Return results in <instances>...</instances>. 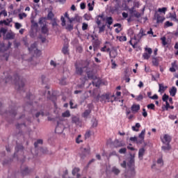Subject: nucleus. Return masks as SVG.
<instances>
[{"label": "nucleus", "instance_id": "obj_4", "mask_svg": "<svg viewBox=\"0 0 178 178\" xmlns=\"http://www.w3.org/2000/svg\"><path fill=\"white\" fill-rule=\"evenodd\" d=\"M24 44L25 47H28L29 52H33V51L36 56H40V55H41V51L37 49V42H35L33 44L31 45L30 47H29V42H27L26 40H24Z\"/></svg>", "mask_w": 178, "mask_h": 178}, {"label": "nucleus", "instance_id": "obj_41", "mask_svg": "<svg viewBox=\"0 0 178 178\" xmlns=\"http://www.w3.org/2000/svg\"><path fill=\"white\" fill-rule=\"evenodd\" d=\"M105 25H102V26H98L99 33H104L105 31Z\"/></svg>", "mask_w": 178, "mask_h": 178}, {"label": "nucleus", "instance_id": "obj_45", "mask_svg": "<svg viewBox=\"0 0 178 178\" xmlns=\"http://www.w3.org/2000/svg\"><path fill=\"white\" fill-rule=\"evenodd\" d=\"M168 99H169V95L164 94L162 97V100L163 102H168Z\"/></svg>", "mask_w": 178, "mask_h": 178}, {"label": "nucleus", "instance_id": "obj_51", "mask_svg": "<svg viewBox=\"0 0 178 178\" xmlns=\"http://www.w3.org/2000/svg\"><path fill=\"white\" fill-rule=\"evenodd\" d=\"M60 20H61V22H62L61 25H62L63 26H66V20L65 19V17L61 16Z\"/></svg>", "mask_w": 178, "mask_h": 178}, {"label": "nucleus", "instance_id": "obj_57", "mask_svg": "<svg viewBox=\"0 0 178 178\" xmlns=\"http://www.w3.org/2000/svg\"><path fill=\"white\" fill-rule=\"evenodd\" d=\"M147 108L148 109H152V111H154V109H155V104H149L147 105Z\"/></svg>", "mask_w": 178, "mask_h": 178}, {"label": "nucleus", "instance_id": "obj_8", "mask_svg": "<svg viewBox=\"0 0 178 178\" xmlns=\"http://www.w3.org/2000/svg\"><path fill=\"white\" fill-rule=\"evenodd\" d=\"M145 137V129L142 130L140 134L138 135V140L137 141V144H143L144 143V138Z\"/></svg>", "mask_w": 178, "mask_h": 178}, {"label": "nucleus", "instance_id": "obj_64", "mask_svg": "<svg viewBox=\"0 0 178 178\" xmlns=\"http://www.w3.org/2000/svg\"><path fill=\"white\" fill-rule=\"evenodd\" d=\"M95 22L96 24H97V26H101V19H99V18L98 17H96L95 18Z\"/></svg>", "mask_w": 178, "mask_h": 178}, {"label": "nucleus", "instance_id": "obj_52", "mask_svg": "<svg viewBox=\"0 0 178 178\" xmlns=\"http://www.w3.org/2000/svg\"><path fill=\"white\" fill-rule=\"evenodd\" d=\"M161 41H162V44L165 47V45H168V42H166V38L165 37H163L161 38Z\"/></svg>", "mask_w": 178, "mask_h": 178}, {"label": "nucleus", "instance_id": "obj_35", "mask_svg": "<svg viewBox=\"0 0 178 178\" xmlns=\"http://www.w3.org/2000/svg\"><path fill=\"white\" fill-rule=\"evenodd\" d=\"M42 139H38L36 142L34 143L35 148H37V147H38V144L42 145Z\"/></svg>", "mask_w": 178, "mask_h": 178}, {"label": "nucleus", "instance_id": "obj_55", "mask_svg": "<svg viewBox=\"0 0 178 178\" xmlns=\"http://www.w3.org/2000/svg\"><path fill=\"white\" fill-rule=\"evenodd\" d=\"M66 30H67L68 31H72V30H73V25L72 24H68L67 25V26L65 27Z\"/></svg>", "mask_w": 178, "mask_h": 178}, {"label": "nucleus", "instance_id": "obj_25", "mask_svg": "<svg viewBox=\"0 0 178 178\" xmlns=\"http://www.w3.org/2000/svg\"><path fill=\"white\" fill-rule=\"evenodd\" d=\"M81 151H82L83 156H86V155H88V154H90V149L89 148H82Z\"/></svg>", "mask_w": 178, "mask_h": 178}, {"label": "nucleus", "instance_id": "obj_36", "mask_svg": "<svg viewBox=\"0 0 178 178\" xmlns=\"http://www.w3.org/2000/svg\"><path fill=\"white\" fill-rule=\"evenodd\" d=\"M152 62L154 66H158V65H159V63L158 62V59H156V58H153L152 59Z\"/></svg>", "mask_w": 178, "mask_h": 178}, {"label": "nucleus", "instance_id": "obj_38", "mask_svg": "<svg viewBox=\"0 0 178 178\" xmlns=\"http://www.w3.org/2000/svg\"><path fill=\"white\" fill-rule=\"evenodd\" d=\"M47 18L49 20H54V13L50 11L47 15Z\"/></svg>", "mask_w": 178, "mask_h": 178}, {"label": "nucleus", "instance_id": "obj_5", "mask_svg": "<svg viewBox=\"0 0 178 178\" xmlns=\"http://www.w3.org/2000/svg\"><path fill=\"white\" fill-rule=\"evenodd\" d=\"M14 79L17 90L18 91H22V90H23V88L24 87V79H20V76H19V75L17 74L14 76Z\"/></svg>", "mask_w": 178, "mask_h": 178}, {"label": "nucleus", "instance_id": "obj_20", "mask_svg": "<svg viewBox=\"0 0 178 178\" xmlns=\"http://www.w3.org/2000/svg\"><path fill=\"white\" fill-rule=\"evenodd\" d=\"M169 92H170V95H171V97H175V95H176V92H177V88H176V87L173 86V87H172L171 90H170Z\"/></svg>", "mask_w": 178, "mask_h": 178}, {"label": "nucleus", "instance_id": "obj_21", "mask_svg": "<svg viewBox=\"0 0 178 178\" xmlns=\"http://www.w3.org/2000/svg\"><path fill=\"white\" fill-rule=\"evenodd\" d=\"M170 145L165 143V145H163L161 147L162 151H164V152H168V151L170 150Z\"/></svg>", "mask_w": 178, "mask_h": 178}, {"label": "nucleus", "instance_id": "obj_11", "mask_svg": "<svg viewBox=\"0 0 178 178\" xmlns=\"http://www.w3.org/2000/svg\"><path fill=\"white\" fill-rule=\"evenodd\" d=\"M63 125L58 124L56 127L55 133L57 134H62L63 133Z\"/></svg>", "mask_w": 178, "mask_h": 178}, {"label": "nucleus", "instance_id": "obj_39", "mask_svg": "<svg viewBox=\"0 0 178 178\" xmlns=\"http://www.w3.org/2000/svg\"><path fill=\"white\" fill-rule=\"evenodd\" d=\"M59 84L60 86H66V78H62L60 80Z\"/></svg>", "mask_w": 178, "mask_h": 178}, {"label": "nucleus", "instance_id": "obj_59", "mask_svg": "<svg viewBox=\"0 0 178 178\" xmlns=\"http://www.w3.org/2000/svg\"><path fill=\"white\" fill-rule=\"evenodd\" d=\"M7 31H8V30H6V29H5V28H1V29H0V33L1 34H3V35H5V34H6Z\"/></svg>", "mask_w": 178, "mask_h": 178}, {"label": "nucleus", "instance_id": "obj_62", "mask_svg": "<svg viewBox=\"0 0 178 178\" xmlns=\"http://www.w3.org/2000/svg\"><path fill=\"white\" fill-rule=\"evenodd\" d=\"M9 114L11 116H16V111L15 109H12L10 112Z\"/></svg>", "mask_w": 178, "mask_h": 178}, {"label": "nucleus", "instance_id": "obj_63", "mask_svg": "<svg viewBox=\"0 0 178 178\" xmlns=\"http://www.w3.org/2000/svg\"><path fill=\"white\" fill-rule=\"evenodd\" d=\"M40 115L42 116H44V111H40V112H38L36 114H35V118H40Z\"/></svg>", "mask_w": 178, "mask_h": 178}, {"label": "nucleus", "instance_id": "obj_10", "mask_svg": "<svg viewBox=\"0 0 178 178\" xmlns=\"http://www.w3.org/2000/svg\"><path fill=\"white\" fill-rule=\"evenodd\" d=\"M114 147L115 148H120L122 147H126V143H123V141H119V140H115L114 141Z\"/></svg>", "mask_w": 178, "mask_h": 178}, {"label": "nucleus", "instance_id": "obj_27", "mask_svg": "<svg viewBox=\"0 0 178 178\" xmlns=\"http://www.w3.org/2000/svg\"><path fill=\"white\" fill-rule=\"evenodd\" d=\"M30 170H29V168L26 167L24 170H22V174L23 176H26V175H29L30 173Z\"/></svg>", "mask_w": 178, "mask_h": 178}, {"label": "nucleus", "instance_id": "obj_34", "mask_svg": "<svg viewBox=\"0 0 178 178\" xmlns=\"http://www.w3.org/2000/svg\"><path fill=\"white\" fill-rule=\"evenodd\" d=\"M34 98H35V97L31 93L26 95V99H29V101H33Z\"/></svg>", "mask_w": 178, "mask_h": 178}, {"label": "nucleus", "instance_id": "obj_12", "mask_svg": "<svg viewBox=\"0 0 178 178\" xmlns=\"http://www.w3.org/2000/svg\"><path fill=\"white\" fill-rule=\"evenodd\" d=\"M170 141H172L170 136L168 134L164 135L162 143H163V144H170Z\"/></svg>", "mask_w": 178, "mask_h": 178}, {"label": "nucleus", "instance_id": "obj_3", "mask_svg": "<svg viewBox=\"0 0 178 178\" xmlns=\"http://www.w3.org/2000/svg\"><path fill=\"white\" fill-rule=\"evenodd\" d=\"M96 98L99 99L100 102H104V104H106V102H113L116 99L114 95L110 96L109 94L102 95V96L98 95Z\"/></svg>", "mask_w": 178, "mask_h": 178}, {"label": "nucleus", "instance_id": "obj_48", "mask_svg": "<svg viewBox=\"0 0 178 178\" xmlns=\"http://www.w3.org/2000/svg\"><path fill=\"white\" fill-rule=\"evenodd\" d=\"M80 171V169L79 168H75L72 170V175L74 176L76 175V173H79Z\"/></svg>", "mask_w": 178, "mask_h": 178}, {"label": "nucleus", "instance_id": "obj_44", "mask_svg": "<svg viewBox=\"0 0 178 178\" xmlns=\"http://www.w3.org/2000/svg\"><path fill=\"white\" fill-rule=\"evenodd\" d=\"M119 154H126L127 152V149L126 147H123L119 149Z\"/></svg>", "mask_w": 178, "mask_h": 178}, {"label": "nucleus", "instance_id": "obj_58", "mask_svg": "<svg viewBox=\"0 0 178 178\" xmlns=\"http://www.w3.org/2000/svg\"><path fill=\"white\" fill-rule=\"evenodd\" d=\"M40 151L42 152V154H48V149L47 147L40 148Z\"/></svg>", "mask_w": 178, "mask_h": 178}, {"label": "nucleus", "instance_id": "obj_54", "mask_svg": "<svg viewBox=\"0 0 178 178\" xmlns=\"http://www.w3.org/2000/svg\"><path fill=\"white\" fill-rule=\"evenodd\" d=\"M145 51H146V52H147V54H148L149 55H152V49H151V48H148V47H146L145 49Z\"/></svg>", "mask_w": 178, "mask_h": 178}, {"label": "nucleus", "instance_id": "obj_61", "mask_svg": "<svg viewBox=\"0 0 178 178\" xmlns=\"http://www.w3.org/2000/svg\"><path fill=\"white\" fill-rule=\"evenodd\" d=\"M15 29H16L17 30H19V29H20V28L22 27V25H21L20 23L16 22V23L15 24Z\"/></svg>", "mask_w": 178, "mask_h": 178}, {"label": "nucleus", "instance_id": "obj_24", "mask_svg": "<svg viewBox=\"0 0 178 178\" xmlns=\"http://www.w3.org/2000/svg\"><path fill=\"white\" fill-rule=\"evenodd\" d=\"M24 147L22 145H17V146L15 147V155H16V152H19V151H23L24 149Z\"/></svg>", "mask_w": 178, "mask_h": 178}, {"label": "nucleus", "instance_id": "obj_40", "mask_svg": "<svg viewBox=\"0 0 178 178\" xmlns=\"http://www.w3.org/2000/svg\"><path fill=\"white\" fill-rule=\"evenodd\" d=\"M101 45V41L98 39L95 40L94 41V47H99Z\"/></svg>", "mask_w": 178, "mask_h": 178}, {"label": "nucleus", "instance_id": "obj_32", "mask_svg": "<svg viewBox=\"0 0 178 178\" xmlns=\"http://www.w3.org/2000/svg\"><path fill=\"white\" fill-rule=\"evenodd\" d=\"M97 126H98V120L96 118H93L92 120V127H97Z\"/></svg>", "mask_w": 178, "mask_h": 178}, {"label": "nucleus", "instance_id": "obj_33", "mask_svg": "<svg viewBox=\"0 0 178 178\" xmlns=\"http://www.w3.org/2000/svg\"><path fill=\"white\" fill-rule=\"evenodd\" d=\"M112 172L115 174V175H119V173H120V170L117 168L116 167H113L112 168Z\"/></svg>", "mask_w": 178, "mask_h": 178}, {"label": "nucleus", "instance_id": "obj_43", "mask_svg": "<svg viewBox=\"0 0 178 178\" xmlns=\"http://www.w3.org/2000/svg\"><path fill=\"white\" fill-rule=\"evenodd\" d=\"M76 52H79V54L83 53V47L81 45L76 47Z\"/></svg>", "mask_w": 178, "mask_h": 178}, {"label": "nucleus", "instance_id": "obj_2", "mask_svg": "<svg viewBox=\"0 0 178 178\" xmlns=\"http://www.w3.org/2000/svg\"><path fill=\"white\" fill-rule=\"evenodd\" d=\"M88 66H90L88 61H79L75 63L76 73L81 76L84 69H88Z\"/></svg>", "mask_w": 178, "mask_h": 178}, {"label": "nucleus", "instance_id": "obj_50", "mask_svg": "<svg viewBox=\"0 0 178 178\" xmlns=\"http://www.w3.org/2000/svg\"><path fill=\"white\" fill-rule=\"evenodd\" d=\"M83 17H84L85 20H87V21L91 20V15L90 14H85L83 15Z\"/></svg>", "mask_w": 178, "mask_h": 178}, {"label": "nucleus", "instance_id": "obj_7", "mask_svg": "<svg viewBox=\"0 0 178 178\" xmlns=\"http://www.w3.org/2000/svg\"><path fill=\"white\" fill-rule=\"evenodd\" d=\"M106 52H108L110 58H113V59L118 56V50L115 49L111 50L110 48H107Z\"/></svg>", "mask_w": 178, "mask_h": 178}, {"label": "nucleus", "instance_id": "obj_18", "mask_svg": "<svg viewBox=\"0 0 178 178\" xmlns=\"http://www.w3.org/2000/svg\"><path fill=\"white\" fill-rule=\"evenodd\" d=\"M144 154H145V149H144V147L139 149L138 158L140 159H143V156H144Z\"/></svg>", "mask_w": 178, "mask_h": 178}, {"label": "nucleus", "instance_id": "obj_13", "mask_svg": "<svg viewBox=\"0 0 178 178\" xmlns=\"http://www.w3.org/2000/svg\"><path fill=\"white\" fill-rule=\"evenodd\" d=\"M159 92H160V94H163L168 89V86H165L163 83H159Z\"/></svg>", "mask_w": 178, "mask_h": 178}, {"label": "nucleus", "instance_id": "obj_9", "mask_svg": "<svg viewBox=\"0 0 178 178\" xmlns=\"http://www.w3.org/2000/svg\"><path fill=\"white\" fill-rule=\"evenodd\" d=\"M154 18L156 19V23H163L165 21V18L163 16H161L158 13H155L154 14Z\"/></svg>", "mask_w": 178, "mask_h": 178}, {"label": "nucleus", "instance_id": "obj_17", "mask_svg": "<svg viewBox=\"0 0 178 178\" xmlns=\"http://www.w3.org/2000/svg\"><path fill=\"white\" fill-rule=\"evenodd\" d=\"M140 110V104H133L131 107V111L135 113H137Z\"/></svg>", "mask_w": 178, "mask_h": 178}, {"label": "nucleus", "instance_id": "obj_6", "mask_svg": "<svg viewBox=\"0 0 178 178\" xmlns=\"http://www.w3.org/2000/svg\"><path fill=\"white\" fill-rule=\"evenodd\" d=\"M44 22H45V19L43 17L40 18L39 19V24L42 26L41 27V33L42 34H46L47 35H49V29H48V26H47V24H44ZM43 24V26H42Z\"/></svg>", "mask_w": 178, "mask_h": 178}, {"label": "nucleus", "instance_id": "obj_49", "mask_svg": "<svg viewBox=\"0 0 178 178\" xmlns=\"http://www.w3.org/2000/svg\"><path fill=\"white\" fill-rule=\"evenodd\" d=\"M166 10H168V8L165 7L158 9V12H160V13H165Z\"/></svg>", "mask_w": 178, "mask_h": 178}, {"label": "nucleus", "instance_id": "obj_23", "mask_svg": "<svg viewBox=\"0 0 178 178\" xmlns=\"http://www.w3.org/2000/svg\"><path fill=\"white\" fill-rule=\"evenodd\" d=\"M141 127V124L140 123H136L135 126L131 127L133 131H139V129Z\"/></svg>", "mask_w": 178, "mask_h": 178}, {"label": "nucleus", "instance_id": "obj_14", "mask_svg": "<svg viewBox=\"0 0 178 178\" xmlns=\"http://www.w3.org/2000/svg\"><path fill=\"white\" fill-rule=\"evenodd\" d=\"M86 74H87L88 79H90L91 80H95V79H97V76H95L94 72L92 70L87 71Z\"/></svg>", "mask_w": 178, "mask_h": 178}, {"label": "nucleus", "instance_id": "obj_28", "mask_svg": "<svg viewBox=\"0 0 178 178\" xmlns=\"http://www.w3.org/2000/svg\"><path fill=\"white\" fill-rule=\"evenodd\" d=\"M63 118H70V111L69 110H67L64 113H62Z\"/></svg>", "mask_w": 178, "mask_h": 178}, {"label": "nucleus", "instance_id": "obj_31", "mask_svg": "<svg viewBox=\"0 0 178 178\" xmlns=\"http://www.w3.org/2000/svg\"><path fill=\"white\" fill-rule=\"evenodd\" d=\"M90 113H91V110L90 109L86 110L83 113V118H88Z\"/></svg>", "mask_w": 178, "mask_h": 178}, {"label": "nucleus", "instance_id": "obj_53", "mask_svg": "<svg viewBox=\"0 0 178 178\" xmlns=\"http://www.w3.org/2000/svg\"><path fill=\"white\" fill-rule=\"evenodd\" d=\"M173 26V23L170 22L169 21L165 22V27H172Z\"/></svg>", "mask_w": 178, "mask_h": 178}, {"label": "nucleus", "instance_id": "obj_56", "mask_svg": "<svg viewBox=\"0 0 178 178\" xmlns=\"http://www.w3.org/2000/svg\"><path fill=\"white\" fill-rule=\"evenodd\" d=\"M53 22L51 23L52 27H56L58 26V23L56 22V18H54L52 19Z\"/></svg>", "mask_w": 178, "mask_h": 178}, {"label": "nucleus", "instance_id": "obj_29", "mask_svg": "<svg viewBox=\"0 0 178 178\" xmlns=\"http://www.w3.org/2000/svg\"><path fill=\"white\" fill-rule=\"evenodd\" d=\"M6 49H8V47L5 46V44L0 43V52H4Z\"/></svg>", "mask_w": 178, "mask_h": 178}, {"label": "nucleus", "instance_id": "obj_42", "mask_svg": "<svg viewBox=\"0 0 178 178\" xmlns=\"http://www.w3.org/2000/svg\"><path fill=\"white\" fill-rule=\"evenodd\" d=\"M24 17H27V14H26V13H22L19 14V18L20 20H23Z\"/></svg>", "mask_w": 178, "mask_h": 178}, {"label": "nucleus", "instance_id": "obj_30", "mask_svg": "<svg viewBox=\"0 0 178 178\" xmlns=\"http://www.w3.org/2000/svg\"><path fill=\"white\" fill-rule=\"evenodd\" d=\"M72 123H75V124H79V123H80V119L76 116L72 117Z\"/></svg>", "mask_w": 178, "mask_h": 178}, {"label": "nucleus", "instance_id": "obj_60", "mask_svg": "<svg viewBox=\"0 0 178 178\" xmlns=\"http://www.w3.org/2000/svg\"><path fill=\"white\" fill-rule=\"evenodd\" d=\"M134 16L135 17H137V19H139V17H141V13L137 12V11H135L134 14Z\"/></svg>", "mask_w": 178, "mask_h": 178}, {"label": "nucleus", "instance_id": "obj_46", "mask_svg": "<svg viewBox=\"0 0 178 178\" xmlns=\"http://www.w3.org/2000/svg\"><path fill=\"white\" fill-rule=\"evenodd\" d=\"M62 52H63V54H64V55H67V54L69 53L67 47H63Z\"/></svg>", "mask_w": 178, "mask_h": 178}, {"label": "nucleus", "instance_id": "obj_15", "mask_svg": "<svg viewBox=\"0 0 178 178\" xmlns=\"http://www.w3.org/2000/svg\"><path fill=\"white\" fill-rule=\"evenodd\" d=\"M144 35H147V32L145 31H144V29L143 28H141L138 34L137 35V37H138V40H141V38H143V37H144Z\"/></svg>", "mask_w": 178, "mask_h": 178}, {"label": "nucleus", "instance_id": "obj_16", "mask_svg": "<svg viewBox=\"0 0 178 178\" xmlns=\"http://www.w3.org/2000/svg\"><path fill=\"white\" fill-rule=\"evenodd\" d=\"M15 35L13 32H8L6 34L5 40H15Z\"/></svg>", "mask_w": 178, "mask_h": 178}, {"label": "nucleus", "instance_id": "obj_47", "mask_svg": "<svg viewBox=\"0 0 178 178\" xmlns=\"http://www.w3.org/2000/svg\"><path fill=\"white\" fill-rule=\"evenodd\" d=\"M87 29H88V24L86 22H83L82 24V30H83V31H86V30H87Z\"/></svg>", "mask_w": 178, "mask_h": 178}, {"label": "nucleus", "instance_id": "obj_37", "mask_svg": "<svg viewBox=\"0 0 178 178\" xmlns=\"http://www.w3.org/2000/svg\"><path fill=\"white\" fill-rule=\"evenodd\" d=\"M143 59H145L146 60H148L149 58H151L150 54H148V53L145 52L143 54Z\"/></svg>", "mask_w": 178, "mask_h": 178}, {"label": "nucleus", "instance_id": "obj_26", "mask_svg": "<svg viewBox=\"0 0 178 178\" xmlns=\"http://www.w3.org/2000/svg\"><path fill=\"white\" fill-rule=\"evenodd\" d=\"M106 22L108 26H111V24L113 23V18H112V17H108L106 19Z\"/></svg>", "mask_w": 178, "mask_h": 178}, {"label": "nucleus", "instance_id": "obj_22", "mask_svg": "<svg viewBox=\"0 0 178 178\" xmlns=\"http://www.w3.org/2000/svg\"><path fill=\"white\" fill-rule=\"evenodd\" d=\"M172 67L170 68V72H171V73H175V72H176V68L177 67V65L176 64V62L172 63L171 64Z\"/></svg>", "mask_w": 178, "mask_h": 178}, {"label": "nucleus", "instance_id": "obj_19", "mask_svg": "<svg viewBox=\"0 0 178 178\" xmlns=\"http://www.w3.org/2000/svg\"><path fill=\"white\" fill-rule=\"evenodd\" d=\"M12 23V19H7L6 20H1L0 24H5V26H9Z\"/></svg>", "mask_w": 178, "mask_h": 178}, {"label": "nucleus", "instance_id": "obj_1", "mask_svg": "<svg viewBox=\"0 0 178 178\" xmlns=\"http://www.w3.org/2000/svg\"><path fill=\"white\" fill-rule=\"evenodd\" d=\"M134 165H135L134 155L131 154L129 161L127 163V166L129 168V170L125 174L126 178H134V176H136V170L134 169Z\"/></svg>", "mask_w": 178, "mask_h": 178}]
</instances>
